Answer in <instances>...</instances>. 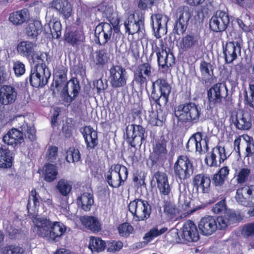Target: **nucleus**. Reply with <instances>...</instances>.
<instances>
[{
  "instance_id": "obj_13",
  "label": "nucleus",
  "mask_w": 254,
  "mask_h": 254,
  "mask_svg": "<svg viewBox=\"0 0 254 254\" xmlns=\"http://www.w3.org/2000/svg\"><path fill=\"white\" fill-rule=\"evenodd\" d=\"M95 14L98 20H107L111 23L116 22L117 14L114 11L112 6L109 5L107 2H104L98 5L95 8Z\"/></svg>"
},
{
  "instance_id": "obj_25",
  "label": "nucleus",
  "mask_w": 254,
  "mask_h": 254,
  "mask_svg": "<svg viewBox=\"0 0 254 254\" xmlns=\"http://www.w3.org/2000/svg\"><path fill=\"white\" fill-rule=\"evenodd\" d=\"M81 133L88 149H93L97 146L98 141L96 130L90 126H86L83 128Z\"/></svg>"
},
{
  "instance_id": "obj_4",
  "label": "nucleus",
  "mask_w": 254,
  "mask_h": 254,
  "mask_svg": "<svg viewBox=\"0 0 254 254\" xmlns=\"http://www.w3.org/2000/svg\"><path fill=\"white\" fill-rule=\"evenodd\" d=\"M151 98L159 105L168 102L171 90L170 85L165 80L158 79L152 83Z\"/></svg>"
},
{
  "instance_id": "obj_5",
  "label": "nucleus",
  "mask_w": 254,
  "mask_h": 254,
  "mask_svg": "<svg viewBox=\"0 0 254 254\" xmlns=\"http://www.w3.org/2000/svg\"><path fill=\"white\" fill-rule=\"evenodd\" d=\"M128 175L127 168L123 165H112L106 174V179L108 184L113 188H118L127 180Z\"/></svg>"
},
{
  "instance_id": "obj_40",
  "label": "nucleus",
  "mask_w": 254,
  "mask_h": 254,
  "mask_svg": "<svg viewBox=\"0 0 254 254\" xmlns=\"http://www.w3.org/2000/svg\"><path fill=\"white\" fill-rule=\"evenodd\" d=\"M235 214L230 210L227 211L223 215L217 217L216 220L217 228L223 229L226 228L235 219Z\"/></svg>"
},
{
  "instance_id": "obj_50",
  "label": "nucleus",
  "mask_w": 254,
  "mask_h": 254,
  "mask_svg": "<svg viewBox=\"0 0 254 254\" xmlns=\"http://www.w3.org/2000/svg\"><path fill=\"white\" fill-rule=\"evenodd\" d=\"M80 158V154L78 149L70 148L66 152V160L68 162H76Z\"/></svg>"
},
{
  "instance_id": "obj_59",
  "label": "nucleus",
  "mask_w": 254,
  "mask_h": 254,
  "mask_svg": "<svg viewBox=\"0 0 254 254\" xmlns=\"http://www.w3.org/2000/svg\"><path fill=\"white\" fill-rule=\"evenodd\" d=\"M249 88V95H248L247 92H245V97L247 104L254 109V85L250 84Z\"/></svg>"
},
{
  "instance_id": "obj_54",
  "label": "nucleus",
  "mask_w": 254,
  "mask_h": 254,
  "mask_svg": "<svg viewBox=\"0 0 254 254\" xmlns=\"http://www.w3.org/2000/svg\"><path fill=\"white\" fill-rule=\"evenodd\" d=\"M167 227H162L159 229L157 227H155L151 229L150 231L147 233L145 237L148 238L149 239H152L154 237H156L164 233L167 230Z\"/></svg>"
},
{
  "instance_id": "obj_8",
  "label": "nucleus",
  "mask_w": 254,
  "mask_h": 254,
  "mask_svg": "<svg viewBox=\"0 0 254 254\" xmlns=\"http://www.w3.org/2000/svg\"><path fill=\"white\" fill-rule=\"evenodd\" d=\"M176 176L181 180L189 178L193 173V168L192 163L187 156H179L174 166Z\"/></svg>"
},
{
  "instance_id": "obj_20",
  "label": "nucleus",
  "mask_w": 254,
  "mask_h": 254,
  "mask_svg": "<svg viewBox=\"0 0 254 254\" xmlns=\"http://www.w3.org/2000/svg\"><path fill=\"white\" fill-rule=\"evenodd\" d=\"M157 184V188L161 197L163 199L170 197L172 187L169 184L167 175L163 172H157L154 175Z\"/></svg>"
},
{
  "instance_id": "obj_29",
  "label": "nucleus",
  "mask_w": 254,
  "mask_h": 254,
  "mask_svg": "<svg viewBox=\"0 0 254 254\" xmlns=\"http://www.w3.org/2000/svg\"><path fill=\"white\" fill-rule=\"evenodd\" d=\"M233 122L239 129L247 130L251 127L250 116L248 113L244 112L242 110L237 112Z\"/></svg>"
},
{
  "instance_id": "obj_12",
  "label": "nucleus",
  "mask_w": 254,
  "mask_h": 254,
  "mask_svg": "<svg viewBox=\"0 0 254 254\" xmlns=\"http://www.w3.org/2000/svg\"><path fill=\"white\" fill-rule=\"evenodd\" d=\"M230 19L228 13L222 11H217L210 19L209 25L211 29L216 32L224 31Z\"/></svg>"
},
{
  "instance_id": "obj_24",
  "label": "nucleus",
  "mask_w": 254,
  "mask_h": 254,
  "mask_svg": "<svg viewBox=\"0 0 254 254\" xmlns=\"http://www.w3.org/2000/svg\"><path fill=\"white\" fill-rule=\"evenodd\" d=\"M241 48L238 42H229L226 45L223 53L225 61L227 63H231L241 55Z\"/></svg>"
},
{
  "instance_id": "obj_34",
  "label": "nucleus",
  "mask_w": 254,
  "mask_h": 254,
  "mask_svg": "<svg viewBox=\"0 0 254 254\" xmlns=\"http://www.w3.org/2000/svg\"><path fill=\"white\" fill-rule=\"evenodd\" d=\"M79 89L80 87L78 81L72 80L66 83L61 92L63 95H67L71 100L77 96Z\"/></svg>"
},
{
  "instance_id": "obj_33",
  "label": "nucleus",
  "mask_w": 254,
  "mask_h": 254,
  "mask_svg": "<svg viewBox=\"0 0 254 254\" xmlns=\"http://www.w3.org/2000/svg\"><path fill=\"white\" fill-rule=\"evenodd\" d=\"M241 162L235 160L232 163V168L236 171V180L238 183H244L246 182L250 177L251 171L248 168H243L239 169Z\"/></svg>"
},
{
  "instance_id": "obj_45",
  "label": "nucleus",
  "mask_w": 254,
  "mask_h": 254,
  "mask_svg": "<svg viewBox=\"0 0 254 254\" xmlns=\"http://www.w3.org/2000/svg\"><path fill=\"white\" fill-rule=\"evenodd\" d=\"M56 189L62 195L66 196L71 191L72 185L65 179H61L57 183Z\"/></svg>"
},
{
  "instance_id": "obj_38",
  "label": "nucleus",
  "mask_w": 254,
  "mask_h": 254,
  "mask_svg": "<svg viewBox=\"0 0 254 254\" xmlns=\"http://www.w3.org/2000/svg\"><path fill=\"white\" fill-rule=\"evenodd\" d=\"M77 203L78 206H80L84 211H89L94 203L93 195L92 193L90 192H84L78 197Z\"/></svg>"
},
{
  "instance_id": "obj_10",
  "label": "nucleus",
  "mask_w": 254,
  "mask_h": 254,
  "mask_svg": "<svg viewBox=\"0 0 254 254\" xmlns=\"http://www.w3.org/2000/svg\"><path fill=\"white\" fill-rule=\"evenodd\" d=\"M109 73V81L112 87L117 88L126 85L127 74L125 68L120 65H113Z\"/></svg>"
},
{
  "instance_id": "obj_22",
  "label": "nucleus",
  "mask_w": 254,
  "mask_h": 254,
  "mask_svg": "<svg viewBox=\"0 0 254 254\" xmlns=\"http://www.w3.org/2000/svg\"><path fill=\"white\" fill-rule=\"evenodd\" d=\"M198 228L204 235L209 236L212 234L217 229L215 218L211 216L202 218L199 222Z\"/></svg>"
},
{
  "instance_id": "obj_60",
  "label": "nucleus",
  "mask_w": 254,
  "mask_h": 254,
  "mask_svg": "<svg viewBox=\"0 0 254 254\" xmlns=\"http://www.w3.org/2000/svg\"><path fill=\"white\" fill-rule=\"evenodd\" d=\"M123 247V244L121 241H112L108 244V251L109 252H115L119 251Z\"/></svg>"
},
{
  "instance_id": "obj_46",
  "label": "nucleus",
  "mask_w": 254,
  "mask_h": 254,
  "mask_svg": "<svg viewBox=\"0 0 254 254\" xmlns=\"http://www.w3.org/2000/svg\"><path fill=\"white\" fill-rule=\"evenodd\" d=\"M30 62L33 63L34 65H42L46 66V64L44 63V60L48 59V55L45 53H37L35 51L31 55L30 58H28Z\"/></svg>"
},
{
  "instance_id": "obj_19",
  "label": "nucleus",
  "mask_w": 254,
  "mask_h": 254,
  "mask_svg": "<svg viewBox=\"0 0 254 254\" xmlns=\"http://www.w3.org/2000/svg\"><path fill=\"white\" fill-rule=\"evenodd\" d=\"M151 22L153 28L155 31V36L157 38L161 37V35L167 33V23L169 21L168 17L164 14L158 13L151 16Z\"/></svg>"
},
{
  "instance_id": "obj_32",
  "label": "nucleus",
  "mask_w": 254,
  "mask_h": 254,
  "mask_svg": "<svg viewBox=\"0 0 254 254\" xmlns=\"http://www.w3.org/2000/svg\"><path fill=\"white\" fill-rule=\"evenodd\" d=\"M209 178L204 174H197L193 179V184L198 190H200L202 192L206 193L208 191L210 185Z\"/></svg>"
},
{
  "instance_id": "obj_18",
  "label": "nucleus",
  "mask_w": 254,
  "mask_h": 254,
  "mask_svg": "<svg viewBox=\"0 0 254 254\" xmlns=\"http://www.w3.org/2000/svg\"><path fill=\"white\" fill-rule=\"evenodd\" d=\"M154 73V69L147 63L140 64L134 72V80L142 84L147 82Z\"/></svg>"
},
{
  "instance_id": "obj_48",
  "label": "nucleus",
  "mask_w": 254,
  "mask_h": 254,
  "mask_svg": "<svg viewBox=\"0 0 254 254\" xmlns=\"http://www.w3.org/2000/svg\"><path fill=\"white\" fill-rule=\"evenodd\" d=\"M66 80V74L65 71H63V73H58L54 78L53 85H55L58 90L62 89V90L64 86L67 82Z\"/></svg>"
},
{
  "instance_id": "obj_43",
  "label": "nucleus",
  "mask_w": 254,
  "mask_h": 254,
  "mask_svg": "<svg viewBox=\"0 0 254 254\" xmlns=\"http://www.w3.org/2000/svg\"><path fill=\"white\" fill-rule=\"evenodd\" d=\"M28 18V13L26 9L12 13L9 17V21L14 25L22 24Z\"/></svg>"
},
{
  "instance_id": "obj_64",
  "label": "nucleus",
  "mask_w": 254,
  "mask_h": 254,
  "mask_svg": "<svg viewBox=\"0 0 254 254\" xmlns=\"http://www.w3.org/2000/svg\"><path fill=\"white\" fill-rule=\"evenodd\" d=\"M205 162L209 166H217L218 164V160L210 153L207 155L205 158Z\"/></svg>"
},
{
  "instance_id": "obj_39",
  "label": "nucleus",
  "mask_w": 254,
  "mask_h": 254,
  "mask_svg": "<svg viewBox=\"0 0 254 254\" xmlns=\"http://www.w3.org/2000/svg\"><path fill=\"white\" fill-rule=\"evenodd\" d=\"M62 24L61 22L57 20L53 19L50 23L45 24L44 26V31L47 34H51L53 37L59 38L61 36Z\"/></svg>"
},
{
  "instance_id": "obj_44",
  "label": "nucleus",
  "mask_w": 254,
  "mask_h": 254,
  "mask_svg": "<svg viewBox=\"0 0 254 254\" xmlns=\"http://www.w3.org/2000/svg\"><path fill=\"white\" fill-rule=\"evenodd\" d=\"M58 170L55 165L47 164L45 165L43 175L44 180L48 182H51L55 180L58 175Z\"/></svg>"
},
{
  "instance_id": "obj_9",
  "label": "nucleus",
  "mask_w": 254,
  "mask_h": 254,
  "mask_svg": "<svg viewBox=\"0 0 254 254\" xmlns=\"http://www.w3.org/2000/svg\"><path fill=\"white\" fill-rule=\"evenodd\" d=\"M192 12L188 6L180 7L177 9L174 28L175 33L180 35L186 30Z\"/></svg>"
},
{
  "instance_id": "obj_36",
  "label": "nucleus",
  "mask_w": 254,
  "mask_h": 254,
  "mask_svg": "<svg viewBox=\"0 0 254 254\" xmlns=\"http://www.w3.org/2000/svg\"><path fill=\"white\" fill-rule=\"evenodd\" d=\"M42 29V26L40 21H30L26 26L25 32L29 38L34 39L41 33Z\"/></svg>"
},
{
  "instance_id": "obj_7",
  "label": "nucleus",
  "mask_w": 254,
  "mask_h": 254,
  "mask_svg": "<svg viewBox=\"0 0 254 254\" xmlns=\"http://www.w3.org/2000/svg\"><path fill=\"white\" fill-rule=\"evenodd\" d=\"M51 73L46 66L42 65L32 66L30 82L35 87H43L48 82Z\"/></svg>"
},
{
  "instance_id": "obj_47",
  "label": "nucleus",
  "mask_w": 254,
  "mask_h": 254,
  "mask_svg": "<svg viewBox=\"0 0 254 254\" xmlns=\"http://www.w3.org/2000/svg\"><path fill=\"white\" fill-rule=\"evenodd\" d=\"M109 57L106 51L105 50H101L93 56L92 62L96 65H103L107 63Z\"/></svg>"
},
{
  "instance_id": "obj_2",
  "label": "nucleus",
  "mask_w": 254,
  "mask_h": 254,
  "mask_svg": "<svg viewBox=\"0 0 254 254\" xmlns=\"http://www.w3.org/2000/svg\"><path fill=\"white\" fill-rule=\"evenodd\" d=\"M202 114L201 108L192 102L182 104L175 108V115L182 123L196 124Z\"/></svg>"
},
{
  "instance_id": "obj_53",
  "label": "nucleus",
  "mask_w": 254,
  "mask_h": 254,
  "mask_svg": "<svg viewBox=\"0 0 254 254\" xmlns=\"http://www.w3.org/2000/svg\"><path fill=\"white\" fill-rule=\"evenodd\" d=\"M118 230L121 236L127 237L132 233L133 228L128 223H124L118 226Z\"/></svg>"
},
{
  "instance_id": "obj_16",
  "label": "nucleus",
  "mask_w": 254,
  "mask_h": 254,
  "mask_svg": "<svg viewBox=\"0 0 254 254\" xmlns=\"http://www.w3.org/2000/svg\"><path fill=\"white\" fill-rule=\"evenodd\" d=\"M179 237L189 242H196L199 239V234L194 223L190 221H186L182 230L178 233Z\"/></svg>"
},
{
  "instance_id": "obj_21",
  "label": "nucleus",
  "mask_w": 254,
  "mask_h": 254,
  "mask_svg": "<svg viewBox=\"0 0 254 254\" xmlns=\"http://www.w3.org/2000/svg\"><path fill=\"white\" fill-rule=\"evenodd\" d=\"M158 63L162 68L171 66L175 63V58L172 53L167 51L166 48L161 44V48H158L156 51Z\"/></svg>"
},
{
  "instance_id": "obj_1",
  "label": "nucleus",
  "mask_w": 254,
  "mask_h": 254,
  "mask_svg": "<svg viewBox=\"0 0 254 254\" xmlns=\"http://www.w3.org/2000/svg\"><path fill=\"white\" fill-rule=\"evenodd\" d=\"M40 198L35 190L31 191L29 197L28 212L33 218L34 231L40 237L51 241H58L65 233L64 224L57 221L52 222L49 219L37 215Z\"/></svg>"
},
{
  "instance_id": "obj_51",
  "label": "nucleus",
  "mask_w": 254,
  "mask_h": 254,
  "mask_svg": "<svg viewBox=\"0 0 254 254\" xmlns=\"http://www.w3.org/2000/svg\"><path fill=\"white\" fill-rule=\"evenodd\" d=\"M242 143L246 146V156L254 153V144L253 139L248 135H242Z\"/></svg>"
},
{
  "instance_id": "obj_6",
  "label": "nucleus",
  "mask_w": 254,
  "mask_h": 254,
  "mask_svg": "<svg viewBox=\"0 0 254 254\" xmlns=\"http://www.w3.org/2000/svg\"><path fill=\"white\" fill-rule=\"evenodd\" d=\"M129 212L135 221H143L148 219L150 215L151 208L148 202L140 199L130 201L128 205Z\"/></svg>"
},
{
  "instance_id": "obj_49",
  "label": "nucleus",
  "mask_w": 254,
  "mask_h": 254,
  "mask_svg": "<svg viewBox=\"0 0 254 254\" xmlns=\"http://www.w3.org/2000/svg\"><path fill=\"white\" fill-rule=\"evenodd\" d=\"M211 153L219 163L223 162L227 158L224 147L217 146L212 149Z\"/></svg>"
},
{
  "instance_id": "obj_14",
  "label": "nucleus",
  "mask_w": 254,
  "mask_h": 254,
  "mask_svg": "<svg viewBox=\"0 0 254 254\" xmlns=\"http://www.w3.org/2000/svg\"><path fill=\"white\" fill-rule=\"evenodd\" d=\"M145 130L139 125H128L126 129V134L131 146L141 145L144 139Z\"/></svg>"
},
{
  "instance_id": "obj_15",
  "label": "nucleus",
  "mask_w": 254,
  "mask_h": 254,
  "mask_svg": "<svg viewBox=\"0 0 254 254\" xmlns=\"http://www.w3.org/2000/svg\"><path fill=\"white\" fill-rule=\"evenodd\" d=\"M186 148L189 151L195 150L199 153H204L208 150L207 142L205 138H202L201 133L197 132L190 138Z\"/></svg>"
},
{
  "instance_id": "obj_58",
  "label": "nucleus",
  "mask_w": 254,
  "mask_h": 254,
  "mask_svg": "<svg viewBox=\"0 0 254 254\" xmlns=\"http://www.w3.org/2000/svg\"><path fill=\"white\" fill-rule=\"evenodd\" d=\"M242 235L245 237L254 236V223L244 225L242 230Z\"/></svg>"
},
{
  "instance_id": "obj_31",
  "label": "nucleus",
  "mask_w": 254,
  "mask_h": 254,
  "mask_svg": "<svg viewBox=\"0 0 254 254\" xmlns=\"http://www.w3.org/2000/svg\"><path fill=\"white\" fill-rule=\"evenodd\" d=\"M199 68L202 78L205 83L211 84L213 83L215 77L214 76L212 64L209 63L202 61L200 64Z\"/></svg>"
},
{
  "instance_id": "obj_41",
  "label": "nucleus",
  "mask_w": 254,
  "mask_h": 254,
  "mask_svg": "<svg viewBox=\"0 0 254 254\" xmlns=\"http://www.w3.org/2000/svg\"><path fill=\"white\" fill-rule=\"evenodd\" d=\"M12 154L10 151L3 146L0 147V167L9 168L12 165Z\"/></svg>"
},
{
  "instance_id": "obj_3",
  "label": "nucleus",
  "mask_w": 254,
  "mask_h": 254,
  "mask_svg": "<svg viewBox=\"0 0 254 254\" xmlns=\"http://www.w3.org/2000/svg\"><path fill=\"white\" fill-rule=\"evenodd\" d=\"M118 28L113 29L112 25L107 22L99 24L95 30V41L100 45H104L108 42H116L119 38Z\"/></svg>"
},
{
  "instance_id": "obj_52",
  "label": "nucleus",
  "mask_w": 254,
  "mask_h": 254,
  "mask_svg": "<svg viewBox=\"0 0 254 254\" xmlns=\"http://www.w3.org/2000/svg\"><path fill=\"white\" fill-rule=\"evenodd\" d=\"M148 114V120L151 125L157 126H161L163 118H159L157 111H152L151 112H149Z\"/></svg>"
},
{
  "instance_id": "obj_28",
  "label": "nucleus",
  "mask_w": 254,
  "mask_h": 254,
  "mask_svg": "<svg viewBox=\"0 0 254 254\" xmlns=\"http://www.w3.org/2000/svg\"><path fill=\"white\" fill-rule=\"evenodd\" d=\"M141 19V17L136 19L134 14H128L124 21L126 32L131 35L137 32L140 29V25L142 24Z\"/></svg>"
},
{
  "instance_id": "obj_61",
  "label": "nucleus",
  "mask_w": 254,
  "mask_h": 254,
  "mask_svg": "<svg viewBox=\"0 0 254 254\" xmlns=\"http://www.w3.org/2000/svg\"><path fill=\"white\" fill-rule=\"evenodd\" d=\"M154 151L156 154L161 156L166 155L167 153L166 145L164 143H156Z\"/></svg>"
},
{
  "instance_id": "obj_26",
  "label": "nucleus",
  "mask_w": 254,
  "mask_h": 254,
  "mask_svg": "<svg viewBox=\"0 0 254 254\" xmlns=\"http://www.w3.org/2000/svg\"><path fill=\"white\" fill-rule=\"evenodd\" d=\"M2 140L4 143L15 147L20 144L24 141V138L22 132L13 128L3 136Z\"/></svg>"
},
{
  "instance_id": "obj_30",
  "label": "nucleus",
  "mask_w": 254,
  "mask_h": 254,
  "mask_svg": "<svg viewBox=\"0 0 254 254\" xmlns=\"http://www.w3.org/2000/svg\"><path fill=\"white\" fill-rule=\"evenodd\" d=\"M50 4L51 7L62 14L65 18L70 16L72 8L67 0H53Z\"/></svg>"
},
{
  "instance_id": "obj_11",
  "label": "nucleus",
  "mask_w": 254,
  "mask_h": 254,
  "mask_svg": "<svg viewBox=\"0 0 254 254\" xmlns=\"http://www.w3.org/2000/svg\"><path fill=\"white\" fill-rule=\"evenodd\" d=\"M236 201L241 205L252 207L254 205V186H245L238 189L235 196Z\"/></svg>"
},
{
  "instance_id": "obj_42",
  "label": "nucleus",
  "mask_w": 254,
  "mask_h": 254,
  "mask_svg": "<svg viewBox=\"0 0 254 254\" xmlns=\"http://www.w3.org/2000/svg\"><path fill=\"white\" fill-rule=\"evenodd\" d=\"M106 246L105 242L100 238L90 237L89 242V249L92 253H99L103 251Z\"/></svg>"
},
{
  "instance_id": "obj_23",
  "label": "nucleus",
  "mask_w": 254,
  "mask_h": 254,
  "mask_svg": "<svg viewBox=\"0 0 254 254\" xmlns=\"http://www.w3.org/2000/svg\"><path fill=\"white\" fill-rule=\"evenodd\" d=\"M17 96L16 89L10 85H4L0 90V103L8 105L13 103Z\"/></svg>"
},
{
  "instance_id": "obj_62",
  "label": "nucleus",
  "mask_w": 254,
  "mask_h": 254,
  "mask_svg": "<svg viewBox=\"0 0 254 254\" xmlns=\"http://www.w3.org/2000/svg\"><path fill=\"white\" fill-rule=\"evenodd\" d=\"M212 211L215 213H219L225 211L226 212L227 210H226L225 201L222 200L215 204L213 207Z\"/></svg>"
},
{
  "instance_id": "obj_56",
  "label": "nucleus",
  "mask_w": 254,
  "mask_h": 254,
  "mask_svg": "<svg viewBox=\"0 0 254 254\" xmlns=\"http://www.w3.org/2000/svg\"><path fill=\"white\" fill-rule=\"evenodd\" d=\"M22 249L18 246L10 245L4 248L2 254H21Z\"/></svg>"
},
{
  "instance_id": "obj_17",
  "label": "nucleus",
  "mask_w": 254,
  "mask_h": 254,
  "mask_svg": "<svg viewBox=\"0 0 254 254\" xmlns=\"http://www.w3.org/2000/svg\"><path fill=\"white\" fill-rule=\"evenodd\" d=\"M227 94V88L223 83L215 84L207 92L209 101L213 104L220 103Z\"/></svg>"
},
{
  "instance_id": "obj_63",
  "label": "nucleus",
  "mask_w": 254,
  "mask_h": 254,
  "mask_svg": "<svg viewBox=\"0 0 254 254\" xmlns=\"http://www.w3.org/2000/svg\"><path fill=\"white\" fill-rule=\"evenodd\" d=\"M164 207V211L168 214L173 215L176 213L177 210L174 205L170 201L166 200Z\"/></svg>"
},
{
  "instance_id": "obj_55",
  "label": "nucleus",
  "mask_w": 254,
  "mask_h": 254,
  "mask_svg": "<svg viewBox=\"0 0 254 254\" xmlns=\"http://www.w3.org/2000/svg\"><path fill=\"white\" fill-rule=\"evenodd\" d=\"M58 148L55 146H49L46 152L47 160L50 162H55L58 156Z\"/></svg>"
},
{
  "instance_id": "obj_27",
  "label": "nucleus",
  "mask_w": 254,
  "mask_h": 254,
  "mask_svg": "<svg viewBox=\"0 0 254 254\" xmlns=\"http://www.w3.org/2000/svg\"><path fill=\"white\" fill-rule=\"evenodd\" d=\"M199 37L193 34H187L179 41L178 47L183 52L193 49L198 44Z\"/></svg>"
},
{
  "instance_id": "obj_35",
  "label": "nucleus",
  "mask_w": 254,
  "mask_h": 254,
  "mask_svg": "<svg viewBox=\"0 0 254 254\" xmlns=\"http://www.w3.org/2000/svg\"><path fill=\"white\" fill-rule=\"evenodd\" d=\"M82 225L94 232H98L101 230V224L98 219L93 216H84L80 218Z\"/></svg>"
},
{
  "instance_id": "obj_37",
  "label": "nucleus",
  "mask_w": 254,
  "mask_h": 254,
  "mask_svg": "<svg viewBox=\"0 0 254 254\" xmlns=\"http://www.w3.org/2000/svg\"><path fill=\"white\" fill-rule=\"evenodd\" d=\"M36 45L29 41L20 42L17 47V51L19 54L23 57L30 58L31 55L34 52Z\"/></svg>"
},
{
  "instance_id": "obj_57",
  "label": "nucleus",
  "mask_w": 254,
  "mask_h": 254,
  "mask_svg": "<svg viewBox=\"0 0 254 254\" xmlns=\"http://www.w3.org/2000/svg\"><path fill=\"white\" fill-rule=\"evenodd\" d=\"M13 69L17 76L22 75L25 72V65L20 61H16L13 63Z\"/></svg>"
}]
</instances>
